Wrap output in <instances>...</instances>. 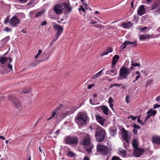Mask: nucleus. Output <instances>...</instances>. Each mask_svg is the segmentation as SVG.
<instances>
[{
    "instance_id": "nucleus-32",
    "label": "nucleus",
    "mask_w": 160,
    "mask_h": 160,
    "mask_svg": "<svg viewBox=\"0 0 160 160\" xmlns=\"http://www.w3.org/2000/svg\"><path fill=\"white\" fill-rule=\"evenodd\" d=\"M7 60V59L6 57H3L0 58V62H1L2 64L5 63Z\"/></svg>"
},
{
    "instance_id": "nucleus-29",
    "label": "nucleus",
    "mask_w": 160,
    "mask_h": 160,
    "mask_svg": "<svg viewBox=\"0 0 160 160\" xmlns=\"http://www.w3.org/2000/svg\"><path fill=\"white\" fill-rule=\"evenodd\" d=\"M92 148L93 147L90 145L88 146H86L85 148L87 152L88 153H90L92 152Z\"/></svg>"
},
{
    "instance_id": "nucleus-41",
    "label": "nucleus",
    "mask_w": 160,
    "mask_h": 160,
    "mask_svg": "<svg viewBox=\"0 0 160 160\" xmlns=\"http://www.w3.org/2000/svg\"><path fill=\"white\" fill-rule=\"evenodd\" d=\"M112 160H122L119 157L115 156L112 157Z\"/></svg>"
},
{
    "instance_id": "nucleus-54",
    "label": "nucleus",
    "mask_w": 160,
    "mask_h": 160,
    "mask_svg": "<svg viewBox=\"0 0 160 160\" xmlns=\"http://www.w3.org/2000/svg\"><path fill=\"white\" fill-rule=\"evenodd\" d=\"M131 118L133 120V121H134L136 119V117H133V116H132V115H130L129 117H128V118L129 119L130 118Z\"/></svg>"
},
{
    "instance_id": "nucleus-56",
    "label": "nucleus",
    "mask_w": 160,
    "mask_h": 160,
    "mask_svg": "<svg viewBox=\"0 0 160 160\" xmlns=\"http://www.w3.org/2000/svg\"><path fill=\"white\" fill-rule=\"evenodd\" d=\"M133 132L134 134L136 135L138 133V131L137 130V129L134 128L133 130Z\"/></svg>"
},
{
    "instance_id": "nucleus-17",
    "label": "nucleus",
    "mask_w": 160,
    "mask_h": 160,
    "mask_svg": "<svg viewBox=\"0 0 160 160\" xmlns=\"http://www.w3.org/2000/svg\"><path fill=\"white\" fill-rule=\"evenodd\" d=\"M145 13V10L144 5H141L140 6L137 11V14L139 16H142Z\"/></svg>"
},
{
    "instance_id": "nucleus-46",
    "label": "nucleus",
    "mask_w": 160,
    "mask_h": 160,
    "mask_svg": "<svg viewBox=\"0 0 160 160\" xmlns=\"http://www.w3.org/2000/svg\"><path fill=\"white\" fill-rule=\"evenodd\" d=\"M133 127L135 129H140V127L139 126L137 125H136L135 123H134L133 125Z\"/></svg>"
},
{
    "instance_id": "nucleus-42",
    "label": "nucleus",
    "mask_w": 160,
    "mask_h": 160,
    "mask_svg": "<svg viewBox=\"0 0 160 160\" xmlns=\"http://www.w3.org/2000/svg\"><path fill=\"white\" fill-rule=\"evenodd\" d=\"M152 80H149L146 83V86H149L150 85H151L152 83Z\"/></svg>"
},
{
    "instance_id": "nucleus-33",
    "label": "nucleus",
    "mask_w": 160,
    "mask_h": 160,
    "mask_svg": "<svg viewBox=\"0 0 160 160\" xmlns=\"http://www.w3.org/2000/svg\"><path fill=\"white\" fill-rule=\"evenodd\" d=\"M122 85H123L122 84L114 83V84L110 85L109 86V88H111L114 87H116V86L120 87L121 86H122Z\"/></svg>"
},
{
    "instance_id": "nucleus-43",
    "label": "nucleus",
    "mask_w": 160,
    "mask_h": 160,
    "mask_svg": "<svg viewBox=\"0 0 160 160\" xmlns=\"http://www.w3.org/2000/svg\"><path fill=\"white\" fill-rule=\"evenodd\" d=\"M108 103L109 104L112 103L113 102V99L111 97H109L108 100Z\"/></svg>"
},
{
    "instance_id": "nucleus-7",
    "label": "nucleus",
    "mask_w": 160,
    "mask_h": 160,
    "mask_svg": "<svg viewBox=\"0 0 160 160\" xmlns=\"http://www.w3.org/2000/svg\"><path fill=\"white\" fill-rule=\"evenodd\" d=\"M151 10L155 15L160 14V2H155L151 6Z\"/></svg>"
},
{
    "instance_id": "nucleus-15",
    "label": "nucleus",
    "mask_w": 160,
    "mask_h": 160,
    "mask_svg": "<svg viewBox=\"0 0 160 160\" xmlns=\"http://www.w3.org/2000/svg\"><path fill=\"white\" fill-rule=\"evenodd\" d=\"M122 131L121 135L122 138L126 142L129 143L130 138L128 136V132L125 130L124 128L122 129Z\"/></svg>"
},
{
    "instance_id": "nucleus-51",
    "label": "nucleus",
    "mask_w": 160,
    "mask_h": 160,
    "mask_svg": "<svg viewBox=\"0 0 160 160\" xmlns=\"http://www.w3.org/2000/svg\"><path fill=\"white\" fill-rule=\"evenodd\" d=\"M108 53H109L106 51L105 52L101 53L100 55V56H102L105 55H108Z\"/></svg>"
},
{
    "instance_id": "nucleus-55",
    "label": "nucleus",
    "mask_w": 160,
    "mask_h": 160,
    "mask_svg": "<svg viewBox=\"0 0 160 160\" xmlns=\"http://www.w3.org/2000/svg\"><path fill=\"white\" fill-rule=\"evenodd\" d=\"M160 107V105L158 104H154L153 106V108H159Z\"/></svg>"
},
{
    "instance_id": "nucleus-30",
    "label": "nucleus",
    "mask_w": 160,
    "mask_h": 160,
    "mask_svg": "<svg viewBox=\"0 0 160 160\" xmlns=\"http://www.w3.org/2000/svg\"><path fill=\"white\" fill-rule=\"evenodd\" d=\"M67 156L68 157H71L75 156L76 155L73 152L69 151L67 152Z\"/></svg>"
},
{
    "instance_id": "nucleus-39",
    "label": "nucleus",
    "mask_w": 160,
    "mask_h": 160,
    "mask_svg": "<svg viewBox=\"0 0 160 160\" xmlns=\"http://www.w3.org/2000/svg\"><path fill=\"white\" fill-rule=\"evenodd\" d=\"M58 39V38H56V37H54L53 39L51 41V42L50 45V46H51L53 44L54 42L57 40Z\"/></svg>"
},
{
    "instance_id": "nucleus-23",
    "label": "nucleus",
    "mask_w": 160,
    "mask_h": 160,
    "mask_svg": "<svg viewBox=\"0 0 160 160\" xmlns=\"http://www.w3.org/2000/svg\"><path fill=\"white\" fill-rule=\"evenodd\" d=\"M117 72L116 69L109 70L106 71V74H110L112 75V76H114L116 75Z\"/></svg>"
},
{
    "instance_id": "nucleus-18",
    "label": "nucleus",
    "mask_w": 160,
    "mask_h": 160,
    "mask_svg": "<svg viewBox=\"0 0 160 160\" xmlns=\"http://www.w3.org/2000/svg\"><path fill=\"white\" fill-rule=\"evenodd\" d=\"M152 142L156 144L160 145V136H154L152 137Z\"/></svg>"
},
{
    "instance_id": "nucleus-61",
    "label": "nucleus",
    "mask_w": 160,
    "mask_h": 160,
    "mask_svg": "<svg viewBox=\"0 0 160 160\" xmlns=\"http://www.w3.org/2000/svg\"><path fill=\"white\" fill-rule=\"evenodd\" d=\"M109 106L111 108V109L113 110H114V108L113 107V105L112 103H110L109 104Z\"/></svg>"
},
{
    "instance_id": "nucleus-35",
    "label": "nucleus",
    "mask_w": 160,
    "mask_h": 160,
    "mask_svg": "<svg viewBox=\"0 0 160 160\" xmlns=\"http://www.w3.org/2000/svg\"><path fill=\"white\" fill-rule=\"evenodd\" d=\"M128 42L127 41H125L124 42H123L122 45H121V49L123 50L124 48H125L127 46L128 44Z\"/></svg>"
},
{
    "instance_id": "nucleus-34",
    "label": "nucleus",
    "mask_w": 160,
    "mask_h": 160,
    "mask_svg": "<svg viewBox=\"0 0 160 160\" xmlns=\"http://www.w3.org/2000/svg\"><path fill=\"white\" fill-rule=\"evenodd\" d=\"M127 41L128 44L133 45L134 46H136L137 45V41L136 40L134 41L133 42H130L129 41Z\"/></svg>"
},
{
    "instance_id": "nucleus-50",
    "label": "nucleus",
    "mask_w": 160,
    "mask_h": 160,
    "mask_svg": "<svg viewBox=\"0 0 160 160\" xmlns=\"http://www.w3.org/2000/svg\"><path fill=\"white\" fill-rule=\"evenodd\" d=\"M79 10L80 11L81 10L83 12H85V9L83 8L82 5H81L80 8H79Z\"/></svg>"
},
{
    "instance_id": "nucleus-53",
    "label": "nucleus",
    "mask_w": 160,
    "mask_h": 160,
    "mask_svg": "<svg viewBox=\"0 0 160 160\" xmlns=\"http://www.w3.org/2000/svg\"><path fill=\"white\" fill-rule=\"evenodd\" d=\"M116 64V63H113V62H112L111 67H112V69H116L115 67V65Z\"/></svg>"
},
{
    "instance_id": "nucleus-10",
    "label": "nucleus",
    "mask_w": 160,
    "mask_h": 160,
    "mask_svg": "<svg viewBox=\"0 0 160 160\" xmlns=\"http://www.w3.org/2000/svg\"><path fill=\"white\" fill-rule=\"evenodd\" d=\"M62 107L63 105L62 104H60L58 106V107L54 111L52 112L51 117L48 118L47 120L49 121L53 117H55V118H57L58 116V111H60L61 110Z\"/></svg>"
},
{
    "instance_id": "nucleus-31",
    "label": "nucleus",
    "mask_w": 160,
    "mask_h": 160,
    "mask_svg": "<svg viewBox=\"0 0 160 160\" xmlns=\"http://www.w3.org/2000/svg\"><path fill=\"white\" fill-rule=\"evenodd\" d=\"M139 18L137 15H134L133 17V22L135 24H137L138 22Z\"/></svg>"
},
{
    "instance_id": "nucleus-11",
    "label": "nucleus",
    "mask_w": 160,
    "mask_h": 160,
    "mask_svg": "<svg viewBox=\"0 0 160 160\" xmlns=\"http://www.w3.org/2000/svg\"><path fill=\"white\" fill-rule=\"evenodd\" d=\"M97 149L98 151L104 155H107L108 152V148L106 146L101 145H98Z\"/></svg>"
},
{
    "instance_id": "nucleus-62",
    "label": "nucleus",
    "mask_w": 160,
    "mask_h": 160,
    "mask_svg": "<svg viewBox=\"0 0 160 160\" xmlns=\"http://www.w3.org/2000/svg\"><path fill=\"white\" fill-rule=\"evenodd\" d=\"M60 132V130L59 129L56 132H55L54 133H55L57 135H58L59 134Z\"/></svg>"
},
{
    "instance_id": "nucleus-64",
    "label": "nucleus",
    "mask_w": 160,
    "mask_h": 160,
    "mask_svg": "<svg viewBox=\"0 0 160 160\" xmlns=\"http://www.w3.org/2000/svg\"><path fill=\"white\" fill-rule=\"evenodd\" d=\"M83 160H90V158L87 156H85L83 158Z\"/></svg>"
},
{
    "instance_id": "nucleus-5",
    "label": "nucleus",
    "mask_w": 160,
    "mask_h": 160,
    "mask_svg": "<svg viewBox=\"0 0 160 160\" xmlns=\"http://www.w3.org/2000/svg\"><path fill=\"white\" fill-rule=\"evenodd\" d=\"M9 97L13 105L18 109H21L22 104L14 96L10 95L9 96Z\"/></svg>"
},
{
    "instance_id": "nucleus-1",
    "label": "nucleus",
    "mask_w": 160,
    "mask_h": 160,
    "mask_svg": "<svg viewBox=\"0 0 160 160\" xmlns=\"http://www.w3.org/2000/svg\"><path fill=\"white\" fill-rule=\"evenodd\" d=\"M54 12L57 15L61 14L63 12L69 13L72 10L68 0H66L62 3L55 5L53 8Z\"/></svg>"
},
{
    "instance_id": "nucleus-58",
    "label": "nucleus",
    "mask_w": 160,
    "mask_h": 160,
    "mask_svg": "<svg viewBox=\"0 0 160 160\" xmlns=\"http://www.w3.org/2000/svg\"><path fill=\"white\" fill-rule=\"evenodd\" d=\"M97 23V22L92 19L91 20L90 24H94Z\"/></svg>"
},
{
    "instance_id": "nucleus-36",
    "label": "nucleus",
    "mask_w": 160,
    "mask_h": 160,
    "mask_svg": "<svg viewBox=\"0 0 160 160\" xmlns=\"http://www.w3.org/2000/svg\"><path fill=\"white\" fill-rule=\"evenodd\" d=\"M42 51L41 49H39L38 51L37 54L35 56V58L36 59L38 58L39 56L42 53Z\"/></svg>"
},
{
    "instance_id": "nucleus-13",
    "label": "nucleus",
    "mask_w": 160,
    "mask_h": 160,
    "mask_svg": "<svg viewBox=\"0 0 160 160\" xmlns=\"http://www.w3.org/2000/svg\"><path fill=\"white\" fill-rule=\"evenodd\" d=\"M78 108H73L71 110L69 111L63 112L61 114H59V115L60 116L61 119H63L67 115L74 113V112L78 109Z\"/></svg>"
},
{
    "instance_id": "nucleus-2",
    "label": "nucleus",
    "mask_w": 160,
    "mask_h": 160,
    "mask_svg": "<svg viewBox=\"0 0 160 160\" xmlns=\"http://www.w3.org/2000/svg\"><path fill=\"white\" fill-rule=\"evenodd\" d=\"M88 119H89V118L86 113L81 112L78 113L76 121L79 128L86 124Z\"/></svg>"
},
{
    "instance_id": "nucleus-24",
    "label": "nucleus",
    "mask_w": 160,
    "mask_h": 160,
    "mask_svg": "<svg viewBox=\"0 0 160 160\" xmlns=\"http://www.w3.org/2000/svg\"><path fill=\"white\" fill-rule=\"evenodd\" d=\"M119 154L121 156L124 157L126 154V151L122 148H119L118 149Z\"/></svg>"
},
{
    "instance_id": "nucleus-47",
    "label": "nucleus",
    "mask_w": 160,
    "mask_h": 160,
    "mask_svg": "<svg viewBox=\"0 0 160 160\" xmlns=\"http://www.w3.org/2000/svg\"><path fill=\"white\" fill-rule=\"evenodd\" d=\"M137 122L138 123H140L143 125V122L140 119L139 117L137 119Z\"/></svg>"
},
{
    "instance_id": "nucleus-28",
    "label": "nucleus",
    "mask_w": 160,
    "mask_h": 160,
    "mask_svg": "<svg viewBox=\"0 0 160 160\" xmlns=\"http://www.w3.org/2000/svg\"><path fill=\"white\" fill-rule=\"evenodd\" d=\"M119 56L118 55H115L112 58V62L117 63L119 59Z\"/></svg>"
},
{
    "instance_id": "nucleus-49",
    "label": "nucleus",
    "mask_w": 160,
    "mask_h": 160,
    "mask_svg": "<svg viewBox=\"0 0 160 160\" xmlns=\"http://www.w3.org/2000/svg\"><path fill=\"white\" fill-rule=\"evenodd\" d=\"M106 51L109 53L112 51V49L111 48H108L107 49Z\"/></svg>"
},
{
    "instance_id": "nucleus-37",
    "label": "nucleus",
    "mask_w": 160,
    "mask_h": 160,
    "mask_svg": "<svg viewBox=\"0 0 160 160\" xmlns=\"http://www.w3.org/2000/svg\"><path fill=\"white\" fill-rule=\"evenodd\" d=\"M43 11H41L39 12H38L37 13V14L35 15V17L36 18H38L39 17L41 16L43 14Z\"/></svg>"
},
{
    "instance_id": "nucleus-12",
    "label": "nucleus",
    "mask_w": 160,
    "mask_h": 160,
    "mask_svg": "<svg viewBox=\"0 0 160 160\" xmlns=\"http://www.w3.org/2000/svg\"><path fill=\"white\" fill-rule=\"evenodd\" d=\"M91 138L89 134L85 135L81 141V143L82 145L88 146L90 145Z\"/></svg>"
},
{
    "instance_id": "nucleus-9",
    "label": "nucleus",
    "mask_w": 160,
    "mask_h": 160,
    "mask_svg": "<svg viewBox=\"0 0 160 160\" xmlns=\"http://www.w3.org/2000/svg\"><path fill=\"white\" fill-rule=\"evenodd\" d=\"M20 23V20L18 18L16 15H14L10 19L9 24L13 27H16Z\"/></svg>"
},
{
    "instance_id": "nucleus-8",
    "label": "nucleus",
    "mask_w": 160,
    "mask_h": 160,
    "mask_svg": "<svg viewBox=\"0 0 160 160\" xmlns=\"http://www.w3.org/2000/svg\"><path fill=\"white\" fill-rule=\"evenodd\" d=\"M52 27L53 28L57 30V33L54 37L56 38H58L62 32L63 31V28L60 25L53 23L52 24Z\"/></svg>"
},
{
    "instance_id": "nucleus-14",
    "label": "nucleus",
    "mask_w": 160,
    "mask_h": 160,
    "mask_svg": "<svg viewBox=\"0 0 160 160\" xmlns=\"http://www.w3.org/2000/svg\"><path fill=\"white\" fill-rule=\"evenodd\" d=\"M144 152V149L141 148H138L134 149L133 154L135 157H139Z\"/></svg>"
},
{
    "instance_id": "nucleus-20",
    "label": "nucleus",
    "mask_w": 160,
    "mask_h": 160,
    "mask_svg": "<svg viewBox=\"0 0 160 160\" xmlns=\"http://www.w3.org/2000/svg\"><path fill=\"white\" fill-rule=\"evenodd\" d=\"M122 25L124 28L127 29L131 28L132 26V23L130 21L126 23H123L122 24Z\"/></svg>"
},
{
    "instance_id": "nucleus-27",
    "label": "nucleus",
    "mask_w": 160,
    "mask_h": 160,
    "mask_svg": "<svg viewBox=\"0 0 160 160\" xmlns=\"http://www.w3.org/2000/svg\"><path fill=\"white\" fill-rule=\"evenodd\" d=\"M103 69H102L96 74H95L92 77V78L94 79H96L98 77L101 75L102 71Z\"/></svg>"
},
{
    "instance_id": "nucleus-6",
    "label": "nucleus",
    "mask_w": 160,
    "mask_h": 160,
    "mask_svg": "<svg viewBox=\"0 0 160 160\" xmlns=\"http://www.w3.org/2000/svg\"><path fill=\"white\" fill-rule=\"evenodd\" d=\"M78 140V139L77 137H71L68 136L65 138V141L67 144H77Z\"/></svg>"
},
{
    "instance_id": "nucleus-44",
    "label": "nucleus",
    "mask_w": 160,
    "mask_h": 160,
    "mask_svg": "<svg viewBox=\"0 0 160 160\" xmlns=\"http://www.w3.org/2000/svg\"><path fill=\"white\" fill-rule=\"evenodd\" d=\"M30 91V89H25L22 91V93H28Z\"/></svg>"
},
{
    "instance_id": "nucleus-25",
    "label": "nucleus",
    "mask_w": 160,
    "mask_h": 160,
    "mask_svg": "<svg viewBox=\"0 0 160 160\" xmlns=\"http://www.w3.org/2000/svg\"><path fill=\"white\" fill-rule=\"evenodd\" d=\"M150 37V35L149 34H145L141 35L139 37V39L142 40H144Z\"/></svg>"
},
{
    "instance_id": "nucleus-40",
    "label": "nucleus",
    "mask_w": 160,
    "mask_h": 160,
    "mask_svg": "<svg viewBox=\"0 0 160 160\" xmlns=\"http://www.w3.org/2000/svg\"><path fill=\"white\" fill-rule=\"evenodd\" d=\"M131 65L133 67H140V64L138 63H134L132 62Z\"/></svg>"
},
{
    "instance_id": "nucleus-38",
    "label": "nucleus",
    "mask_w": 160,
    "mask_h": 160,
    "mask_svg": "<svg viewBox=\"0 0 160 160\" xmlns=\"http://www.w3.org/2000/svg\"><path fill=\"white\" fill-rule=\"evenodd\" d=\"M34 2L33 0H31L27 4V5L28 6H29L32 7L34 6V5H33L32 4Z\"/></svg>"
},
{
    "instance_id": "nucleus-57",
    "label": "nucleus",
    "mask_w": 160,
    "mask_h": 160,
    "mask_svg": "<svg viewBox=\"0 0 160 160\" xmlns=\"http://www.w3.org/2000/svg\"><path fill=\"white\" fill-rule=\"evenodd\" d=\"M47 22L45 21H44L41 23V25L42 26H43L46 25L47 24Z\"/></svg>"
},
{
    "instance_id": "nucleus-4",
    "label": "nucleus",
    "mask_w": 160,
    "mask_h": 160,
    "mask_svg": "<svg viewBox=\"0 0 160 160\" xmlns=\"http://www.w3.org/2000/svg\"><path fill=\"white\" fill-rule=\"evenodd\" d=\"M131 71L129 69L125 67H122L119 71V77L118 78V80L127 78V76L130 74Z\"/></svg>"
},
{
    "instance_id": "nucleus-26",
    "label": "nucleus",
    "mask_w": 160,
    "mask_h": 160,
    "mask_svg": "<svg viewBox=\"0 0 160 160\" xmlns=\"http://www.w3.org/2000/svg\"><path fill=\"white\" fill-rule=\"evenodd\" d=\"M157 112V111L154 110L152 109L149 110L147 112V114H149L152 116L155 115Z\"/></svg>"
},
{
    "instance_id": "nucleus-52",
    "label": "nucleus",
    "mask_w": 160,
    "mask_h": 160,
    "mask_svg": "<svg viewBox=\"0 0 160 160\" xmlns=\"http://www.w3.org/2000/svg\"><path fill=\"white\" fill-rule=\"evenodd\" d=\"M148 115L146 117L145 120L146 121L147 120L149 119L151 116V114H147Z\"/></svg>"
},
{
    "instance_id": "nucleus-3",
    "label": "nucleus",
    "mask_w": 160,
    "mask_h": 160,
    "mask_svg": "<svg viewBox=\"0 0 160 160\" xmlns=\"http://www.w3.org/2000/svg\"><path fill=\"white\" fill-rule=\"evenodd\" d=\"M106 135L105 130L101 127L98 128L95 132V136L96 140L98 142H102L103 141Z\"/></svg>"
},
{
    "instance_id": "nucleus-59",
    "label": "nucleus",
    "mask_w": 160,
    "mask_h": 160,
    "mask_svg": "<svg viewBox=\"0 0 160 160\" xmlns=\"http://www.w3.org/2000/svg\"><path fill=\"white\" fill-rule=\"evenodd\" d=\"M156 100L157 102H160V95L156 98Z\"/></svg>"
},
{
    "instance_id": "nucleus-19",
    "label": "nucleus",
    "mask_w": 160,
    "mask_h": 160,
    "mask_svg": "<svg viewBox=\"0 0 160 160\" xmlns=\"http://www.w3.org/2000/svg\"><path fill=\"white\" fill-rule=\"evenodd\" d=\"M117 130V128L115 126L111 127L109 128V130L111 135L114 136L116 134V132Z\"/></svg>"
},
{
    "instance_id": "nucleus-21",
    "label": "nucleus",
    "mask_w": 160,
    "mask_h": 160,
    "mask_svg": "<svg viewBox=\"0 0 160 160\" xmlns=\"http://www.w3.org/2000/svg\"><path fill=\"white\" fill-rule=\"evenodd\" d=\"M132 144L133 147L134 149L138 148L139 145L138 139L136 138H134L132 140Z\"/></svg>"
},
{
    "instance_id": "nucleus-45",
    "label": "nucleus",
    "mask_w": 160,
    "mask_h": 160,
    "mask_svg": "<svg viewBox=\"0 0 160 160\" xmlns=\"http://www.w3.org/2000/svg\"><path fill=\"white\" fill-rule=\"evenodd\" d=\"M129 98L130 96L129 95H127L126 97V102L127 103H128L129 102Z\"/></svg>"
},
{
    "instance_id": "nucleus-60",
    "label": "nucleus",
    "mask_w": 160,
    "mask_h": 160,
    "mask_svg": "<svg viewBox=\"0 0 160 160\" xmlns=\"http://www.w3.org/2000/svg\"><path fill=\"white\" fill-rule=\"evenodd\" d=\"M94 84H90V85H89L88 87V89H91L93 86H94Z\"/></svg>"
},
{
    "instance_id": "nucleus-22",
    "label": "nucleus",
    "mask_w": 160,
    "mask_h": 160,
    "mask_svg": "<svg viewBox=\"0 0 160 160\" xmlns=\"http://www.w3.org/2000/svg\"><path fill=\"white\" fill-rule=\"evenodd\" d=\"M100 108L103 111V113L105 115H108V111L109 109L108 107L105 106H102L100 107Z\"/></svg>"
},
{
    "instance_id": "nucleus-16",
    "label": "nucleus",
    "mask_w": 160,
    "mask_h": 160,
    "mask_svg": "<svg viewBox=\"0 0 160 160\" xmlns=\"http://www.w3.org/2000/svg\"><path fill=\"white\" fill-rule=\"evenodd\" d=\"M95 117L97 122L101 124L102 126H103L105 120V119L100 116L99 114L96 115Z\"/></svg>"
},
{
    "instance_id": "nucleus-48",
    "label": "nucleus",
    "mask_w": 160,
    "mask_h": 160,
    "mask_svg": "<svg viewBox=\"0 0 160 160\" xmlns=\"http://www.w3.org/2000/svg\"><path fill=\"white\" fill-rule=\"evenodd\" d=\"M4 31L7 32H8L11 31V28H9L8 27H6L4 29Z\"/></svg>"
},
{
    "instance_id": "nucleus-63",
    "label": "nucleus",
    "mask_w": 160,
    "mask_h": 160,
    "mask_svg": "<svg viewBox=\"0 0 160 160\" xmlns=\"http://www.w3.org/2000/svg\"><path fill=\"white\" fill-rule=\"evenodd\" d=\"M141 77L140 75H138L135 78V80H138Z\"/></svg>"
}]
</instances>
